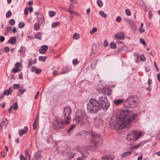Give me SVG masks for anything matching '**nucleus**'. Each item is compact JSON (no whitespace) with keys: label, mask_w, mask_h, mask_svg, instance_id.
I'll return each mask as SVG.
<instances>
[{"label":"nucleus","mask_w":160,"mask_h":160,"mask_svg":"<svg viewBox=\"0 0 160 160\" xmlns=\"http://www.w3.org/2000/svg\"><path fill=\"white\" fill-rule=\"evenodd\" d=\"M80 37V35L78 33H75L73 35V38L75 39H79Z\"/></svg>","instance_id":"nucleus-36"},{"label":"nucleus","mask_w":160,"mask_h":160,"mask_svg":"<svg viewBox=\"0 0 160 160\" xmlns=\"http://www.w3.org/2000/svg\"><path fill=\"white\" fill-rule=\"evenodd\" d=\"M65 123L62 121L58 119L54 121L52 123V127L53 128L56 130L62 129L64 128Z\"/></svg>","instance_id":"nucleus-9"},{"label":"nucleus","mask_w":160,"mask_h":160,"mask_svg":"<svg viewBox=\"0 0 160 160\" xmlns=\"http://www.w3.org/2000/svg\"><path fill=\"white\" fill-rule=\"evenodd\" d=\"M8 42L12 45L15 44L16 42V37H12L10 38Z\"/></svg>","instance_id":"nucleus-22"},{"label":"nucleus","mask_w":160,"mask_h":160,"mask_svg":"<svg viewBox=\"0 0 160 160\" xmlns=\"http://www.w3.org/2000/svg\"><path fill=\"white\" fill-rule=\"evenodd\" d=\"M132 153V151H128L122 153L121 155V156L122 158H125L130 156Z\"/></svg>","instance_id":"nucleus-19"},{"label":"nucleus","mask_w":160,"mask_h":160,"mask_svg":"<svg viewBox=\"0 0 160 160\" xmlns=\"http://www.w3.org/2000/svg\"><path fill=\"white\" fill-rule=\"evenodd\" d=\"M108 45V44L107 41L106 40H105L103 42V46L104 47H107Z\"/></svg>","instance_id":"nucleus-53"},{"label":"nucleus","mask_w":160,"mask_h":160,"mask_svg":"<svg viewBox=\"0 0 160 160\" xmlns=\"http://www.w3.org/2000/svg\"><path fill=\"white\" fill-rule=\"evenodd\" d=\"M12 108H13L15 110H16L18 109V104L17 103H16V102H14L12 105Z\"/></svg>","instance_id":"nucleus-42"},{"label":"nucleus","mask_w":160,"mask_h":160,"mask_svg":"<svg viewBox=\"0 0 160 160\" xmlns=\"http://www.w3.org/2000/svg\"><path fill=\"white\" fill-rule=\"evenodd\" d=\"M56 12L53 11H51L49 12V15L50 17H52L56 15Z\"/></svg>","instance_id":"nucleus-34"},{"label":"nucleus","mask_w":160,"mask_h":160,"mask_svg":"<svg viewBox=\"0 0 160 160\" xmlns=\"http://www.w3.org/2000/svg\"><path fill=\"white\" fill-rule=\"evenodd\" d=\"M21 71L20 69H17L16 68H13L12 70V72H13L14 73H15L18 72H19Z\"/></svg>","instance_id":"nucleus-40"},{"label":"nucleus","mask_w":160,"mask_h":160,"mask_svg":"<svg viewBox=\"0 0 160 160\" xmlns=\"http://www.w3.org/2000/svg\"><path fill=\"white\" fill-rule=\"evenodd\" d=\"M97 30V29L96 28H93L92 30L90 31V33L91 34H93L96 32Z\"/></svg>","instance_id":"nucleus-49"},{"label":"nucleus","mask_w":160,"mask_h":160,"mask_svg":"<svg viewBox=\"0 0 160 160\" xmlns=\"http://www.w3.org/2000/svg\"><path fill=\"white\" fill-rule=\"evenodd\" d=\"M72 112L71 108L69 106H66L64 108L63 117L67 120L65 121L66 124L69 123V120L71 119L70 115Z\"/></svg>","instance_id":"nucleus-8"},{"label":"nucleus","mask_w":160,"mask_h":160,"mask_svg":"<svg viewBox=\"0 0 160 160\" xmlns=\"http://www.w3.org/2000/svg\"><path fill=\"white\" fill-rule=\"evenodd\" d=\"M88 118L84 111L81 109L78 110L76 112V116L73 120V122L75 124L78 123L82 125L87 121Z\"/></svg>","instance_id":"nucleus-3"},{"label":"nucleus","mask_w":160,"mask_h":160,"mask_svg":"<svg viewBox=\"0 0 160 160\" xmlns=\"http://www.w3.org/2000/svg\"><path fill=\"white\" fill-rule=\"evenodd\" d=\"M33 64L32 60V59H30L29 61L28 62V67L30 66L31 65H32Z\"/></svg>","instance_id":"nucleus-60"},{"label":"nucleus","mask_w":160,"mask_h":160,"mask_svg":"<svg viewBox=\"0 0 160 160\" xmlns=\"http://www.w3.org/2000/svg\"><path fill=\"white\" fill-rule=\"evenodd\" d=\"M137 113L128 109L121 111V130L124 128H129L131 126V122L134 120Z\"/></svg>","instance_id":"nucleus-1"},{"label":"nucleus","mask_w":160,"mask_h":160,"mask_svg":"<svg viewBox=\"0 0 160 160\" xmlns=\"http://www.w3.org/2000/svg\"><path fill=\"white\" fill-rule=\"evenodd\" d=\"M87 106V110L91 114L97 113L101 109L98 101L95 98L89 100Z\"/></svg>","instance_id":"nucleus-4"},{"label":"nucleus","mask_w":160,"mask_h":160,"mask_svg":"<svg viewBox=\"0 0 160 160\" xmlns=\"http://www.w3.org/2000/svg\"><path fill=\"white\" fill-rule=\"evenodd\" d=\"M48 49V47L47 45H43L41 47V49L39 50V52L41 54L45 53Z\"/></svg>","instance_id":"nucleus-17"},{"label":"nucleus","mask_w":160,"mask_h":160,"mask_svg":"<svg viewBox=\"0 0 160 160\" xmlns=\"http://www.w3.org/2000/svg\"><path fill=\"white\" fill-rule=\"evenodd\" d=\"M115 37L116 38L120 39V32H118L115 34Z\"/></svg>","instance_id":"nucleus-52"},{"label":"nucleus","mask_w":160,"mask_h":160,"mask_svg":"<svg viewBox=\"0 0 160 160\" xmlns=\"http://www.w3.org/2000/svg\"><path fill=\"white\" fill-rule=\"evenodd\" d=\"M38 20L37 21L40 24H44L45 21L43 15L42 13H40V14L37 16Z\"/></svg>","instance_id":"nucleus-14"},{"label":"nucleus","mask_w":160,"mask_h":160,"mask_svg":"<svg viewBox=\"0 0 160 160\" xmlns=\"http://www.w3.org/2000/svg\"><path fill=\"white\" fill-rule=\"evenodd\" d=\"M76 124L74 123L72 126H71L69 129L67 131V132L68 133H70L73 130V128H75Z\"/></svg>","instance_id":"nucleus-30"},{"label":"nucleus","mask_w":160,"mask_h":160,"mask_svg":"<svg viewBox=\"0 0 160 160\" xmlns=\"http://www.w3.org/2000/svg\"><path fill=\"white\" fill-rule=\"evenodd\" d=\"M97 63V61H93L91 64V67L92 69H94L96 66Z\"/></svg>","instance_id":"nucleus-27"},{"label":"nucleus","mask_w":160,"mask_h":160,"mask_svg":"<svg viewBox=\"0 0 160 160\" xmlns=\"http://www.w3.org/2000/svg\"><path fill=\"white\" fill-rule=\"evenodd\" d=\"M20 66V63L19 62H17L15 64V67L16 68L19 69V67Z\"/></svg>","instance_id":"nucleus-51"},{"label":"nucleus","mask_w":160,"mask_h":160,"mask_svg":"<svg viewBox=\"0 0 160 160\" xmlns=\"http://www.w3.org/2000/svg\"><path fill=\"white\" fill-rule=\"evenodd\" d=\"M60 22H56L53 23L52 24V27L53 28H56L60 25Z\"/></svg>","instance_id":"nucleus-32"},{"label":"nucleus","mask_w":160,"mask_h":160,"mask_svg":"<svg viewBox=\"0 0 160 160\" xmlns=\"http://www.w3.org/2000/svg\"><path fill=\"white\" fill-rule=\"evenodd\" d=\"M110 46L112 48L115 49L116 48V44L113 42H112L110 43Z\"/></svg>","instance_id":"nucleus-35"},{"label":"nucleus","mask_w":160,"mask_h":160,"mask_svg":"<svg viewBox=\"0 0 160 160\" xmlns=\"http://www.w3.org/2000/svg\"><path fill=\"white\" fill-rule=\"evenodd\" d=\"M12 28L11 27H7L5 29H6V30L5 31V32L4 34V35H7L8 33L9 32H11L12 31Z\"/></svg>","instance_id":"nucleus-31"},{"label":"nucleus","mask_w":160,"mask_h":160,"mask_svg":"<svg viewBox=\"0 0 160 160\" xmlns=\"http://www.w3.org/2000/svg\"><path fill=\"white\" fill-rule=\"evenodd\" d=\"M97 4L98 7H101L103 5L102 2L100 0H98L97 2Z\"/></svg>","instance_id":"nucleus-37"},{"label":"nucleus","mask_w":160,"mask_h":160,"mask_svg":"<svg viewBox=\"0 0 160 160\" xmlns=\"http://www.w3.org/2000/svg\"><path fill=\"white\" fill-rule=\"evenodd\" d=\"M113 102L115 105L118 106L120 105V99L114 100Z\"/></svg>","instance_id":"nucleus-38"},{"label":"nucleus","mask_w":160,"mask_h":160,"mask_svg":"<svg viewBox=\"0 0 160 160\" xmlns=\"http://www.w3.org/2000/svg\"><path fill=\"white\" fill-rule=\"evenodd\" d=\"M127 23H128L130 25V26L133 28H134L135 27V25L134 22L132 21H130L127 20Z\"/></svg>","instance_id":"nucleus-26"},{"label":"nucleus","mask_w":160,"mask_h":160,"mask_svg":"<svg viewBox=\"0 0 160 160\" xmlns=\"http://www.w3.org/2000/svg\"><path fill=\"white\" fill-rule=\"evenodd\" d=\"M99 14L103 18H105L107 17V15L103 11H99Z\"/></svg>","instance_id":"nucleus-33"},{"label":"nucleus","mask_w":160,"mask_h":160,"mask_svg":"<svg viewBox=\"0 0 160 160\" xmlns=\"http://www.w3.org/2000/svg\"><path fill=\"white\" fill-rule=\"evenodd\" d=\"M29 10V8L28 7H26L24 10V13L25 15H28V11Z\"/></svg>","instance_id":"nucleus-56"},{"label":"nucleus","mask_w":160,"mask_h":160,"mask_svg":"<svg viewBox=\"0 0 160 160\" xmlns=\"http://www.w3.org/2000/svg\"><path fill=\"white\" fill-rule=\"evenodd\" d=\"M140 59L142 62H145L146 60V58L144 54H142L140 56Z\"/></svg>","instance_id":"nucleus-41"},{"label":"nucleus","mask_w":160,"mask_h":160,"mask_svg":"<svg viewBox=\"0 0 160 160\" xmlns=\"http://www.w3.org/2000/svg\"><path fill=\"white\" fill-rule=\"evenodd\" d=\"M41 151L38 150L35 153L34 156L32 158V160H38L40 158H42V157L41 155Z\"/></svg>","instance_id":"nucleus-13"},{"label":"nucleus","mask_w":160,"mask_h":160,"mask_svg":"<svg viewBox=\"0 0 160 160\" xmlns=\"http://www.w3.org/2000/svg\"><path fill=\"white\" fill-rule=\"evenodd\" d=\"M133 56L135 57V58H136L139 57L140 55L138 52H134L133 53Z\"/></svg>","instance_id":"nucleus-64"},{"label":"nucleus","mask_w":160,"mask_h":160,"mask_svg":"<svg viewBox=\"0 0 160 160\" xmlns=\"http://www.w3.org/2000/svg\"><path fill=\"white\" fill-rule=\"evenodd\" d=\"M140 41L142 43V44H143L144 45H146V42L144 39H143L142 38H140Z\"/></svg>","instance_id":"nucleus-57"},{"label":"nucleus","mask_w":160,"mask_h":160,"mask_svg":"<svg viewBox=\"0 0 160 160\" xmlns=\"http://www.w3.org/2000/svg\"><path fill=\"white\" fill-rule=\"evenodd\" d=\"M20 160H26V158L23 155H20Z\"/></svg>","instance_id":"nucleus-59"},{"label":"nucleus","mask_w":160,"mask_h":160,"mask_svg":"<svg viewBox=\"0 0 160 160\" xmlns=\"http://www.w3.org/2000/svg\"><path fill=\"white\" fill-rule=\"evenodd\" d=\"M30 148H27L25 150V154L26 158H28L29 160H31V155L29 154Z\"/></svg>","instance_id":"nucleus-20"},{"label":"nucleus","mask_w":160,"mask_h":160,"mask_svg":"<svg viewBox=\"0 0 160 160\" xmlns=\"http://www.w3.org/2000/svg\"><path fill=\"white\" fill-rule=\"evenodd\" d=\"M26 49L25 47L21 46L18 52H21L22 55H24Z\"/></svg>","instance_id":"nucleus-25"},{"label":"nucleus","mask_w":160,"mask_h":160,"mask_svg":"<svg viewBox=\"0 0 160 160\" xmlns=\"http://www.w3.org/2000/svg\"><path fill=\"white\" fill-rule=\"evenodd\" d=\"M139 57H136L135 58L134 61L135 62L137 63H139V62H140V61L139 60Z\"/></svg>","instance_id":"nucleus-61"},{"label":"nucleus","mask_w":160,"mask_h":160,"mask_svg":"<svg viewBox=\"0 0 160 160\" xmlns=\"http://www.w3.org/2000/svg\"><path fill=\"white\" fill-rule=\"evenodd\" d=\"M125 37L124 33L121 32V40L123 39Z\"/></svg>","instance_id":"nucleus-63"},{"label":"nucleus","mask_w":160,"mask_h":160,"mask_svg":"<svg viewBox=\"0 0 160 160\" xmlns=\"http://www.w3.org/2000/svg\"><path fill=\"white\" fill-rule=\"evenodd\" d=\"M79 62L78 60L76 59H73L72 61L73 64L74 65H77L78 64Z\"/></svg>","instance_id":"nucleus-48"},{"label":"nucleus","mask_w":160,"mask_h":160,"mask_svg":"<svg viewBox=\"0 0 160 160\" xmlns=\"http://www.w3.org/2000/svg\"><path fill=\"white\" fill-rule=\"evenodd\" d=\"M126 14L128 16H130L131 15V12L129 9H127L125 11Z\"/></svg>","instance_id":"nucleus-54"},{"label":"nucleus","mask_w":160,"mask_h":160,"mask_svg":"<svg viewBox=\"0 0 160 160\" xmlns=\"http://www.w3.org/2000/svg\"><path fill=\"white\" fill-rule=\"evenodd\" d=\"M41 72V70L39 68H37L35 71V73L37 74H40Z\"/></svg>","instance_id":"nucleus-55"},{"label":"nucleus","mask_w":160,"mask_h":160,"mask_svg":"<svg viewBox=\"0 0 160 160\" xmlns=\"http://www.w3.org/2000/svg\"><path fill=\"white\" fill-rule=\"evenodd\" d=\"M8 123V121L6 118H2L1 120V123L0 124H2L3 126H6Z\"/></svg>","instance_id":"nucleus-21"},{"label":"nucleus","mask_w":160,"mask_h":160,"mask_svg":"<svg viewBox=\"0 0 160 160\" xmlns=\"http://www.w3.org/2000/svg\"><path fill=\"white\" fill-rule=\"evenodd\" d=\"M138 97L137 95H132L128 98L123 104V107L126 108H134L138 105Z\"/></svg>","instance_id":"nucleus-5"},{"label":"nucleus","mask_w":160,"mask_h":160,"mask_svg":"<svg viewBox=\"0 0 160 160\" xmlns=\"http://www.w3.org/2000/svg\"><path fill=\"white\" fill-rule=\"evenodd\" d=\"M91 136H92V138L91 140V142L94 144V147L95 148H96L98 147L99 141L101 139L100 135L95 132H92L91 133Z\"/></svg>","instance_id":"nucleus-10"},{"label":"nucleus","mask_w":160,"mask_h":160,"mask_svg":"<svg viewBox=\"0 0 160 160\" xmlns=\"http://www.w3.org/2000/svg\"><path fill=\"white\" fill-rule=\"evenodd\" d=\"M9 50L10 49L8 47H5L4 48V50L7 53L9 51Z\"/></svg>","instance_id":"nucleus-62"},{"label":"nucleus","mask_w":160,"mask_h":160,"mask_svg":"<svg viewBox=\"0 0 160 160\" xmlns=\"http://www.w3.org/2000/svg\"><path fill=\"white\" fill-rule=\"evenodd\" d=\"M12 12L10 11H8L7 12L6 14V18H9L10 17H11V16L12 15Z\"/></svg>","instance_id":"nucleus-47"},{"label":"nucleus","mask_w":160,"mask_h":160,"mask_svg":"<svg viewBox=\"0 0 160 160\" xmlns=\"http://www.w3.org/2000/svg\"><path fill=\"white\" fill-rule=\"evenodd\" d=\"M68 70L69 68L67 66H64L63 68L61 74L66 73L68 72Z\"/></svg>","instance_id":"nucleus-24"},{"label":"nucleus","mask_w":160,"mask_h":160,"mask_svg":"<svg viewBox=\"0 0 160 160\" xmlns=\"http://www.w3.org/2000/svg\"><path fill=\"white\" fill-rule=\"evenodd\" d=\"M80 151L81 152V153L83 157H87L88 154L89 152H88V150L87 149H85L83 151L82 149H80Z\"/></svg>","instance_id":"nucleus-18"},{"label":"nucleus","mask_w":160,"mask_h":160,"mask_svg":"<svg viewBox=\"0 0 160 160\" xmlns=\"http://www.w3.org/2000/svg\"><path fill=\"white\" fill-rule=\"evenodd\" d=\"M94 126L95 127L98 128L100 125L102 124L103 122L102 119L100 118H94Z\"/></svg>","instance_id":"nucleus-12"},{"label":"nucleus","mask_w":160,"mask_h":160,"mask_svg":"<svg viewBox=\"0 0 160 160\" xmlns=\"http://www.w3.org/2000/svg\"><path fill=\"white\" fill-rule=\"evenodd\" d=\"M3 93L4 95L7 96L10 94V92L9 90H7L4 91Z\"/></svg>","instance_id":"nucleus-44"},{"label":"nucleus","mask_w":160,"mask_h":160,"mask_svg":"<svg viewBox=\"0 0 160 160\" xmlns=\"http://www.w3.org/2000/svg\"><path fill=\"white\" fill-rule=\"evenodd\" d=\"M142 132L137 131H130L127 135V139L128 141L134 142L142 136Z\"/></svg>","instance_id":"nucleus-6"},{"label":"nucleus","mask_w":160,"mask_h":160,"mask_svg":"<svg viewBox=\"0 0 160 160\" xmlns=\"http://www.w3.org/2000/svg\"><path fill=\"white\" fill-rule=\"evenodd\" d=\"M28 131V128L27 126H25L23 129L19 130V134L20 137H21L23 134L27 133Z\"/></svg>","instance_id":"nucleus-15"},{"label":"nucleus","mask_w":160,"mask_h":160,"mask_svg":"<svg viewBox=\"0 0 160 160\" xmlns=\"http://www.w3.org/2000/svg\"><path fill=\"white\" fill-rule=\"evenodd\" d=\"M46 59V57H43L40 56L38 58V60L40 61L45 62Z\"/></svg>","instance_id":"nucleus-39"},{"label":"nucleus","mask_w":160,"mask_h":160,"mask_svg":"<svg viewBox=\"0 0 160 160\" xmlns=\"http://www.w3.org/2000/svg\"><path fill=\"white\" fill-rule=\"evenodd\" d=\"M112 87L106 86L102 90V92L104 94L109 96L112 94Z\"/></svg>","instance_id":"nucleus-11"},{"label":"nucleus","mask_w":160,"mask_h":160,"mask_svg":"<svg viewBox=\"0 0 160 160\" xmlns=\"http://www.w3.org/2000/svg\"><path fill=\"white\" fill-rule=\"evenodd\" d=\"M127 50V47L125 45H122L121 46V51H126Z\"/></svg>","instance_id":"nucleus-50"},{"label":"nucleus","mask_w":160,"mask_h":160,"mask_svg":"<svg viewBox=\"0 0 160 160\" xmlns=\"http://www.w3.org/2000/svg\"><path fill=\"white\" fill-rule=\"evenodd\" d=\"M42 34L41 32H38L34 35V38L41 40L42 39Z\"/></svg>","instance_id":"nucleus-23"},{"label":"nucleus","mask_w":160,"mask_h":160,"mask_svg":"<svg viewBox=\"0 0 160 160\" xmlns=\"http://www.w3.org/2000/svg\"><path fill=\"white\" fill-rule=\"evenodd\" d=\"M110 127L117 130L119 134L120 132V109H118L114 111V114L110 118L109 122Z\"/></svg>","instance_id":"nucleus-2"},{"label":"nucleus","mask_w":160,"mask_h":160,"mask_svg":"<svg viewBox=\"0 0 160 160\" xmlns=\"http://www.w3.org/2000/svg\"><path fill=\"white\" fill-rule=\"evenodd\" d=\"M52 139V136L50 135L48 137L47 140V142L48 143H49L50 142V140H51Z\"/></svg>","instance_id":"nucleus-58"},{"label":"nucleus","mask_w":160,"mask_h":160,"mask_svg":"<svg viewBox=\"0 0 160 160\" xmlns=\"http://www.w3.org/2000/svg\"><path fill=\"white\" fill-rule=\"evenodd\" d=\"M20 87L19 84H14L13 85V88L15 89L19 88Z\"/></svg>","instance_id":"nucleus-45"},{"label":"nucleus","mask_w":160,"mask_h":160,"mask_svg":"<svg viewBox=\"0 0 160 160\" xmlns=\"http://www.w3.org/2000/svg\"><path fill=\"white\" fill-rule=\"evenodd\" d=\"M25 24L23 22H20L18 24V27L20 28H22L24 27Z\"/></svg>","instance_id":"nucleus-43"},{"label":"nucleus","mask_w":160,"mask_h":160,"mask_svg":"<svg viewBox=\"0 0 160 160\" xmlns=\"http://www.w3.org/2000/svg\"><path fill=\"white\" fill-rule=\"evenodd\" d=\"M145 142H142L140 143H139L138 145L135 146H133L132 147V149H134L136 148H137L138 147H140L144 144Z\"/></svg>","instance_id":"nucleus-28"},{"label":"nucleus","mask_w":160,"mask_h":160,"mask_svg":"<svg viewBox=\"0 0 160 160\" xmlns=\"http://www.w3.org/2000/svg\"><path fill=\"white\" fill-rule=\"evenodd\" d=\"M34 28L35 30L36 31L39 30L40 28V25L39 23H35L34 24Z\"/></svg>","instance_id":"nucleus-29"},{"label":"nucleus","mask_w":160,"mask_h":160,"mask_svg":"<svg viewBox=\"0 0 160 160\" xmlns=\"http://www.w3.org/2000/svg\"><path fill=\"white\" fill-rule=\"evenodd\" d=\"M98 102L101 108L103 110L108 109L110 105L106 95L99 97Z\"/></svg>","instance_id":"nucleus-7"},{"label":"nucleus","mask_w":160,"mask_h":160,"mask_svg":"<svg viewBox=\"0 0 160 160\" xmlns=\"http://www.w3.org/2000/svg\"><path fill=\"white\" fill-rule=\"evenodd\" d=\"M9 23L11 25L13 26L15 24V21L13 19H11L10 20Z\"/></svg>","instance_id":"nucleus-46"},{"label":"nucleus","mask_w":160,"mask_h":160,"mask_svg":"<svg viewBox=\"0 0 160 160\" xmlns=\"http://www.w3.org/2000/svg\"><path fill=\"white\" fill-rule=\"evenodd\" d=\"M115 158V156L112 155H106L102 157L103 160H113Z\"/></svg>","instance_id":"nucleus-16"}]
</instances>
